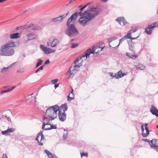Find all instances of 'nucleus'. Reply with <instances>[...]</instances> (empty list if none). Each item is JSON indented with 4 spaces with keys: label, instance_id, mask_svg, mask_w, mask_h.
Returning <instances> with one entry per match:
<instances>
[{
    "label": "nucleus",
    "instance_id": "nucleus-2",
    "mask_svg": "<svg viewBox=\"0 0 158 158\" xmlns=\"http://www.w3.org/2000/svg\"><path fill=\"white\" fill-rule=\"evenodd\" d=\"M58 110L59 106L57 105L49 107L46 111L45 116L43 118L44 121L48 122L50 120H54L57 117Z\"/></svg>",
    "mask_w": 158,
    "mask_h": 158
},
{
    "label": "nucleus",
    "instance_id": "nucleus-51",
    "mask_svg": "<svg viewBox=\"0 0 158 158\" xmlns=\"http://www.w3.org/2000/svg\"><path fill=\"white\" fill-rule=\"evenodd\" d=\"M110 74L111 76H112V73H110Z\"/></svg>",
    "mask_w": 158,
    "mask_h": 158
},
{
    "label": "nucleus",
    "instance_id": "nucleus-24",
    "mask_svg": "<svg viewBox=\"0 0 158 158\" xmlns=\"http://www.w3.org/2000/svg\"><path fill=\"white\" fill-rule=\"evenodd\" d=\"M44 151L47 153L49 158H58L56 155L50 152L47 150H45Z\"/></svg>",
    "mask_w": 158,
    "mask_h": 158
},
{
    "label": "nucleus",
    "instance_id": "nucleus-38",
    "mask_svg": "<svg viewBox=\"0 0 158 158\" xmlns=\"http://www.w3.org/2000/svg\"><path fill=\"white\" fill-rule=\"evenodd\" d=\"M58 80L57 79H55L52 80V83L53 84H55L58 81Z\"/></svg>",
    "mask_w": 158,
    "mask_h": 158
},
{
    "label": "nucleus",
    "instance_id": "nucleus-17",
    "mask_svg": "<svg viewBox=\"0 0 158 158\" xmlns=\"http://www.w3.org/2000/svg\"><path fill=\"white\" fill-rule=\"evenodd\" d=\"M116 20L121 25H125L128 23L123 17H118Z\"/></svg>",
    "mask_w": 158,
    "mask_h": 158
},
{
    "label": "nucleus",
    "instance_id": "nucleus-25",
    "mask_svg": "<svg viewBox=\"0 0 158 158\" xmlns=\"http://www.w3.org/2000/svg\"><path fill=\"white\" fill-rule=\"evenodd\" d=\"M59 119L60 120L63 121L66 119V114L64 113H59L58 114Z\"/></svg>",
    "mask_w": 158,
    "mask_h": 158
},
{
    "label": "nucleus",
    "instance_id": "nucleus-53",
    "mask_svg": "<svg viewBox=\"0 0 158 158\" xmlns=\"http://www.w3.org/2000/svg\"><path fill=\"white\" fill-rule=\"evenodd\" d=\"M113 44H116V43H113Z\"/></svg>",
    "mask_w": 158,
    "mask_h": 158
},
{
    "label": "nucleus",
    "instance_id": "nucleus-46",
    "mask_svg": "<svg viewBox=\"0 0 158 158\" xmlns=\"http://www.w3.org/2000/svg\"><path fill=\"white\" fill-rule=\"evenodd\" d=\"M75 1H76V0H71L69 2V3H73V2H75Z\"/></svg>",
    "mask_w": 158,
    "mask_h": 158
},
{
    "label": "nucleus",
    "instance_id": "nucleus-31",
    "mask_svg": "<svg viewBox=\"0 0 158 158\" xmlns=\"http://www.w3.org/2000/svg\"><path fill=\"white\" fill-rule=\"evenodd\" d=\"M15 88V87H12L11 88L8 89H6V90L2 91L0 92V94H2L3 93H7V92H9L12 90H13V89H14Z\"/></svg>",
    "mask_w": 158,
    "mask_h": 158
},
{
    "label": "nucleus",
    "instance_id": "nucleus-52",
    "mask_svg": "<svg viewBox=\"0 0 158 158\" xmlns=\"http://www.w3.org/2000/svg\"><path fill=\"white\" fill-rule=\"evenodd\" d=\"M156 127L158 128V125L156 126Z\"/></svg>",
    "mask_w": 158,
    "mask_h": 158
},
{
    "label": "nucleus",
    "instance_id": "nucleus-15",
    "mask_svg": "<svg viewBox=\"0 0 158 158\" xmlns=\"http://www.w3.org/2000/svg\"><path fill=\"white\" fill-rule=\"evenodd\" d=\"M69 11H68L67 13H66L65 15H61L60 16H59L58 17L54 18L52 19V22H57L58 21H61L64 18H65L68 15L69 13Z\"/></svg>",
    "mask_w": 158,
    "mask_h": 158
},
{
    "label": "nucleus",
    "instance_id": "nucleus-20",
    "mask_svg": "<svg viewBox=\"0 0 158 158\" xmlns=\"http://www.w3.org/2000/svg\"><path fill=\"white\" fill-rule=\"evenodd\" d=\"M126 74L127 73H123L122 70H120L119 72H118L117 73H116L114 76L117 79L122 77Z\"/></svg>",
    "mask_w": 158,
    "mask_h": 158
},
{
    "label": "nucleus",
    "instance_id": "nucleus-41",
    "mask_svg": "<svg viewBox=\"0 0 158 158\" xmlns=\"http://www.w3.org/2000/svg\"><path fill=\"white\" fill-rule=\"evenodd\" d=\"M50 62V61L49 60H47L45 62L44 64H49Z\"/></svg>",
    "mask_w": 158,
    "mask_h": 158
},
{
    "label": "nucleus",
    "instance_id": "nucleus-12",
    "mask_svg": "<svg viewBox=\"0 0 158 158\" xmlns=\"http://www.w3.org/2000/svg\"><path fill=\"white\" fill-rule=\"evenodd\" d=\"M116 38L115 36L109 38V44L111 47L115 48L120 44L119 43L118 44V42L116 40Z\"/></svg>",
    "mask_w": 158,
    "mask_h": 158
},
{
    "label": "nucleus",
    "instance_id": "nucleus-34",
    "mask_svg": "<svg viewBox=\"0 0 158 158\" xmlns=\"http://www.w3.org/2000/svg\"><path fill=\"white\" fill-rule=\"evenodd\" d=\"M152 30L150 29L148 27L145 29V31L148 34H150L152 32Z\"/></svg>",
    "mask_w": 158,
    "mask_h": 158
},
{
    "label": "nucleus",
    "instance_id": "nucleus-7",
    "mask_svg": "<svg viewBox=\"0 0 158 158\" xmlns=\"http://www.w3.org/2000/svg\"><path fill=\"white\" fill-rule=\"evenodd\" d=\"M80 18L78 22L80 24L83 26L86 25L91 20L84 12L82 13V16Z\"/></svg>",
    "mask_w": 158,
    "mask_h": 158
},
{
    "label": "nucleus",
    "instance_id": "nucleus-10",
    "mask_svg": "<svg viewBox=\"0 0 158 158\" xmlns=\"http://www.w3.org/2000/svg\"><path fill=\"white\" fill-rule=\"evenodd\" d=\"M37 37V35L33 33H29L26 36L23 38V42L24 44H26L30 40L36 39Z\"/></svg>",
    "mask_w": 158,
    "mask_h": 158
},
{
    "label": "nucleus",
    "instance_id": "nucleus-9",
    "mask_svg": "<svg viewBox=\"0 0 158 158\" xmlns=\"http://www.w3.org/2000/svg\"><path fill=\"white\" fill-rule=\"evenodd\" d=\"M78 15H79L80 16H82V13L81 11H80L79 13L78 12H76L72 15L67 20V26H68V25H69L72 21L74 22L76 20L77 17Z\"/></svg>",
    "mask_w": 158,
    "mask_h": 158
},
{
    "label": "nucleus",
    "instance_id": "nucleus-49",
    "mask_svg": "<svg viewBox=\"0 0 158 158\" xmlns=\"http://www.w3.org/2000/svg\"><path fill=\"white\" fill-rule=\"evenodd\" d=\"M101 1L103 2H105L107 1L108 0H101Z\"/></svg>",
    "mask_w": 158,
    "mask_h": 158
},
{
    "label": "nucleus",
    "instance_id": "nucleus-27",
    "mask_svg": "<svg viewBox=\"0 0 158 158\" xmlns=\"http://www.w3.org/2000/svg\"><path fill=\"white\" fill-rule=\"evenodd\" d=\"M59 41L56 39H54L51 42V45L52 47H54L56 46L59 43Z\"/></svg>",
    "mask_w": 158,
    "mask_h": 158
},
{
    "label": "nucleus",
    "instance_id": "nucleus-11",
    "mask_svg": "<svg viewBox=\"0 0 158 158\" xmlns=\"http://www.w3.org/2000/svg\"><path fill=\"white\" fill-rule=\"evenodd\" d=\"M36 140L38 141V144L40 145H43L45 142V140L44 138V135L42 131L39 132L36 137Z\"/></svg>",
    "mask_w": 158,
    "mask_h": 158
},
{
    "label": "nucleus",
    "instance_id": "nucleus-21",
    "mask_svg": "<svg viewBox=\"0 0 158 158\" xmlns=\"http://www.w3.org/2000/svg\"><path fill=\"white\" fill-rule=\"evenodd\" d=\"M150 111L152 114L158 117V110L155 106H152Z\"/></svg>",
    "mask_w": 158,
    "mask_h": 158
},
{
    "label": "nucleus",
    "instance_id": "nucleus-33",
    "mask_svg": "<svg viewBox=\"0 0 158 158\" xmlns=\"http://www.w3.org/2000/svg\"><path fill=\"white\" fill-rule=\"evenodd\" d=\"M43 62V60H42L39 59L37 62L36 65V68L38 67L39 66L41 65L42 64Z\"/></svg>",
    "mask_w": 158,
    "mask_h": 158
},
{
    "label": "nucleus",
    "instance_id": "nucleus-3",
    "mask_svg": "<svg viewBox=\"0 0 158 158\" xmlns=\"http://www.w3.org/2000/svg\"><path fill=\"white\" fill-rule=\"evenodd\" d=\"M85 60V56H82L77 58L76 60L74 62L75 65L70 68L67 73V75L69 77V78H72L73 77L77 72L76 67H79L81 66L82 62L83 60Z\"/></svg>",
    "mask_w": 158,
    "mask_h": 158
},
{
    "label": "nucleus",
    "instance_id": "nucleus-50",
    "mask_svg": "<svg viewBox=\"0 0 158 158\" xmlns=\"http://www.w3.org/2000/svg\"><path fill=\"white\" fill-rule=\"evenodd\" d=\"M47 46H49V43L48 42V43H47Z\"/></svg>",
    "mask_w": 158,
    "mask_h": 158
},
{
    "label": "nucleus",
    "instance_id": "nucleus-23",
    "mask_svg": "<svg viewBox=\"0 0 158 158\" xmlns=\"http://www.w3.org/2000/svg\"><path fill=\"white\" fill-rule=\"evenodd\" d=\"M46 122H44L42 126V128L44 130H49L51 129L52 126L51 125L48 123H45Z\"/></svg>",
    "mask_w": 158,
    "mask_h": 158
},
{
    "label": "nucleus",
    "instance_id": "nucleus-45",
    "mask_svg": "<svg viewBox=\"0 0 158 158\" xmlns=\"http://www.w3.org/2000/svg\"><path fill=\"white\" fill-rule=\"evenodd\" d=\"M28 99H31V98L34 99V97H33L31 95H30L28 96Z\"/></svg>",
    "mask_w": 158,
    "mask_h": 158
},
{
    "label": "nucleus",
    "instance_id": "nucleus-1",
    "mask_svg": "<svg viewBox=\"0 0 158 158\" xmlns=\"http://www.w3.org/2000/svg\"><path fill=\"white\" fill-rule=\"evenodd\" d=\"M16 42L10 41L2 45L0 48V56H11L15 53V50L12 48L16 46Z\"/></svg>",
    "mask_w": 158,
    "mask_h": 158
},
{
    "label": "nucleus",
    "instance_id": "nucleus-26",
    "mask_svg": "<svg viewBox=\"0 0 158 158\" xmlns=\"http://www.w3.org/2000/svg\"><path fill=\"white\" fill-rule=\"evenodd\" d=\"M20 36L21 35L19 33H16L11 34L10 37L11 39H16L19 38Z\"/></svg>",
    "mask_w": 158,
    "mask_h": 158
},
{
    "label": "nucleus",
    "instance_id": "nucleus-35",
    "mask_svg": "<svg viewBox=\"0 0 158 158\" xmlns=\"http://www.w3.org/2000/svg\"><path fill=\"white\" fill-rule=\"evenodd\" d=\"M81 158H82V157L83 156H85L86 157H87L88 156V154L87 153L82 152L81 153Z\"/></svg>",
    "mask_w": 158,
    "mask_h": 158
},
{
    "label": "nucleus",
    "instance_id": "nucleus-39",
    "mask_svg": "<svg viewBox=\"0 0 158 158\" xmlns=\"http://www.w3.org/2000/svg\"><path fill=\"white\" fill-rule=\"evenodd\" d=\"M89 3H88L85 6L81 8L80 9V10L81 11L85 7H86L88 5H89Z\"/></svg>",
    "mask_w": 158,
    "mask_h": 158
},
{
    "label": "nucleus",
    "instance_id": "nucleus-4",
    "mask_svg": "<svg viewBox=\"0 0 158 158\" xmlns=\"http://www.w3.org/2000/svg\"><path fill=\"white\" fill-rule=\"evenodd\" d=\"M104 47H100L99 44H97L95 46H94L93 48V50L89 49L85 52V59L89 57L91 53L99 52L102 51L104 48Z\"/></svg>",
    "mask_w": 158,
    "mask_h": 158
},
{
    "label": "nucleus",
    "instance_id": "nucleus-32",
    "mask_svg": "<svg viewBox=\"0 0 158 158\" xmlns=\"http://www.w3.org/2000/svg\"><path fill=\"white\" fill-rule=\"evenodd\" d=\"M156 23H153L151 25H149L148 28L152 30V29H153L156 26Z\"/></svg>",
    "mask_w": 158,
    "mask_h": 158
},
{
    "label": "nucleus",
    "instance_id": "nucleus-44",
    "mask_svg": "<svg viewBox=\"0 0 158 158\" xmlns=\"http://www.w3.org/2000/svg\"><path fill=\"white\" fill-rule=\"evenodd\" d=\"M59 84H57L55 85V88H56L58 87L59 86Z\"/></svg>",
    "mask_w": 158,
    "mask_h": 158
},
{
    "label": "nucleus",
    "instance_id": "nucleus-6",
    "mask_svg": "<svg viewBox=\"0 0 158 158\" xmlns=\"http://www.w3.org/2000/svg\"><path fill=\"white\" fill-rule=\"evenodd\" d=\"M100 11L98 8H93L87 10L84 13L91 19L98 15Z\"/></svg>",
    "mask_w": 158,
    "mask_h": 158
},
{
    "label": "nucleus",
    "instance_id": "nucleus-22",
    "mask_svg": "<svg viewBox=\"0 0 158 158\" xmlns=\"http://www.w3.org/2000/svg\"><path fill=\"white\" fill-rule=\"evenodd\" d=\"M127 55L129 58L134 59H136L138 57V55H136L132 51L127 52Z\"/></svg>",
    "mask_w": 158,
    "mask_h": 158
},
{
    "label": "nucleus",
    "instance_id": "nucleus-42",
    "mask_svg": "<svg viewBox=\"0 0 158 158\" xmlns=\"http://www.w3.org/2000/svg\"><path fill=\"white\" fill-rule=\"evenodd\" d=\"M52 127H51V129H56V126H54L53 125H51Z\"/></svg>",
    "mask_w": 158,
    "mask_h": 158
},
{
    "label": "nucleus",
    "instance_id": "nucleus-36",
    "mask_svg": "<svg viewBox=\"0 0 158 158\" xmlns=\"http://www.w3.org/2000/svg\"><path fill=\"white\" fill-rule=\"evenodd\" d=\"M72 46L71 48H74L76 47H77L78 46V44H71Z\"/></svg>",
    "mask_w": 158,
    "mask_h": 158
},
{
    "label": "nucleus",
    "instance_id": "nucleus-40",
    "mask_svg": "<svg viewBox=\"0 0 158 158\" xmlns=\"http://www.w3.org/2000/svg\"><path fill=\"white\" fill-rule=\"evenodd\" d=\"M67 137V134H64L63 136V138L64 139H65Z\"/></svg>",
    "mask_w": 158,
    "mask_h": 158
},
{
    "label": "nucleus",
    "instance_id": "nucleus-5",
    "mask_svg": "<svg viewBox=\"0 0 158 158\" xmlns=\"http://www.w3.org/2000/svg\"><path fill=\"white\" fill-rule=\"evenodd\" d=\"M67 26L68 28L65 31V33L68 35L69 36H73L79 34L78 31L73 24H72Z\"/></svg>",
    "mask_w": 158,
    "mask_h": 158
},
{
    "label": "nucleus",
    "instance_id": "nucleus-29",
    "mask_svg": "<svg viewBox=\"0 0 158 158\" xmlns=\"http://www.w3.org/2000/svg\"><path fill=\"white\" fill-rule=\"evenodd\" d=\"M136 68L137 69L140 70H144L146 68V67L141 64H139L136 66Z\"/></svg>",
    "mask_w": 158,
    "mask_h": 158
},
{
    "label": "nucleus",
    "instance_id": "nucleus-18",
    "mask_svg": "<svg viewBox=\"0 0 158 158\" xmlns=\"http://www.w3.org/2000/svg\"><path fill=\"white\" fill-rule=\"evenodd\" d=\"M67 109L68 107L66 104L62 105L60 107H59V113H65V112L67 110Z\"/></svg>",
    "mask_w": 158,
    "mask_h": 158
},
{
    "label": "nucleus",
    "instance_id": "nucleus-47",
    "mask_svg": "<svg viewBox=\"0 0 158 158\" xmlns=\"http://www.w3.org/2000/svg\"><path fill=\"white\" fill-rule=\"evenodd\" d=\"M7 0H0V2H4Z\"/></svg>",
    "mask_w": 158,
    "mask_h": 158
},
{
    "label": "nucleus",
    "instance_id": "nucleus-13",
    "mask_svg": "<svg viewBox=\"0 0 158 158\" xmlns=\"http://www.w3.org/2000/svg\"><path fill=\"white\" fill-rule=\"evenodd\" d=\"M40 49L44 52L45 54H48L54 52L55 50H53L50 48L45 47L44 45H40Z\"/></svg>",
    "mask_w": 158,
    "mask_h": 158
},
{
    "label": "nucleus",
    "instance_id": "nucleus-37",
    "mask_svg": "<svg viewBox=\"0 0 158 158\" xmlns=\"http://www.w3.org/2000/svg\"><path fill=\"white\" fill-rule=\"evenodd\" d=\"M44 66L43 65V66H41L39 68H38L35 71V73H37L39 71H40V70H42L43 69V67H44Z\"/></svg>",
    "mask_w": 158,
    "mask_h": 158
},
{
    "label": "nucleus",
    "instance_id": "nucleus-30",
    "mask_svg": "<svg viewBox=\"0 0 158 158\" xmlns=\"http://www.w3.org/2000/svg\"><path fill=\"white\" fill-rule=\"evenodd\" d=\"M16 63V62H15V63L11 64L8 67L2 68V70H1V73H4V72H5V71L4 70L5 69H8L9 68H11L12 67H13L14 66V65H15V64Z\"/></svg>",
    "mask_w": 158,
    "mask_h": 158
},
{
    "label": "nucleus",
    "instance_id": "nucleus-48",
    "mask_svg": "<svg viewBox=\"0 0 158 158\" xmlns=\"http://www.w3.org/2000/svg\"><path fill=\"white\" fill-rule=\"evenodd\" d=\"M143 140L145 141H146V142H149V140L148 139H143Z\"/></svg>",
    "mask_w": 158,
    "mask_h": 158
},
{
    "label": "nucleus",
    "instance_id": "nucleus-43",
    "mask_svg": "<svg viewBox=\"0 0 158 158\" xmlns=\"http://www.w3.org/2000/svg\"><path fill=\"white\" fill-rule=\"evenodd\" d=\"M2 158H7V156L5 154H4L2 156Z\"/></svg>",
    "mask_w": 158,
    "mask_h": 158
},
{
    "label": "nucleus",
    "instance_id": "nucleus-14",
    "mask_svg": "<svg viewBox=\"0 0 158 158\" xmlns=\"http://www.w3.org/2000/svg\"><path fill=\"white\" fill-rule=\"evenodd\" d=\"M148 124L145 123L144 124V126L145 128V130H144V127L143 125H142V135L143 137H146L149 134V131L148 128H147Z\"/></svg>",
    "mask_w": 158,
    "mask_h": 158
},
{
    "label": "nucleus",
    "instance_id": "nucleus-19",
    "mask_svg": "<svg viewBox=\"0 0 158 158\" xmlns=\"http://www.w3.org/2000/svg\"><path fill=\"white\" fill-rule=\"evenodd\" d=\"M15 131V129L13 128H9L7 130L2 131V133L3 135H10L11 132H13Z\"/></svg>",
    "mask_w": 158,
    "mask_h": 158
},
{
    "label": "nucleus",
    "instance_id": "nucleus-16",
    "mask_svg": "<svg viewBox=\"0 0 158 158\" xmlns=\"http://www.w3.org/2000/svg\"><path fill=\"white\" fill-rule=\"evenodd\" d=\"M149 144L151 147L157 148H158V140L156 139H153L149 142Z\"/></svg>",
    "mask_w": 158,
    "mask_h": 158
},
{
    "label": "nucleus",
    "instance_id": "nucleus-28",
    "mask_svg": "<svg viewBox=\"0 0 158 158\" xmlns=\"http://www.w3.org/2000/svg\"><path fill=\"white\" fill-rule=\"evenodd\" d=\"M73 90L72 89V91L71 93H70L69 96H68V101H71L72 100V99H73L74 98V94L73 93Z\"/></svg>",
    "mask_w": 158,
    "mask_h": 158
},
{
    "label": "nucleus",
    "instance_id": "nucleus-8",
    "mask_svg": "<svg viewBox=\"0 0 158 158\" xmlns=\"http://www.w3.org/2000/svg\"><path fill=\"white\" fill-rule=\"evenodd\" d=\"M138 29V27H135L134 28H132L131 30L129 31L128 33V34L124 37H123L120 40V41L119 42V44H120L122 41H123L125 39V37H127V38H129L131 39V40H134L136 38H138L139 36V35H138L136 37H131V34L132 33H133L136 31Z\"/></svg>",
    "mask_w": 158,
    "mask_h": 158
}]
</instances>
